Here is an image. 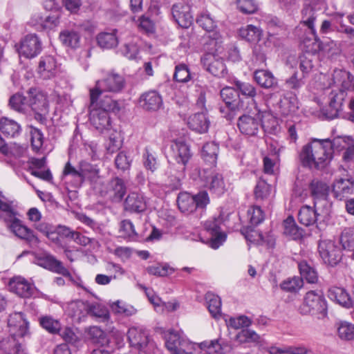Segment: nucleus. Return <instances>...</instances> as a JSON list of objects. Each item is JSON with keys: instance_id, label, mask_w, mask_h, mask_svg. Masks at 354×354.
<instances>
[{"instance_id": "15", "label": "nucleus", "mask_w": 354, "mask_h": 354, "mask_svg": "<svg viewBox=\"0 0 354 354\" xmlns=\"http://www.w3.org/2000/svg\"><path fill=\"white\" fill-rule=\"evenodd\" d=\"M29 322L23 313H14L9 315L8 326L11 335L22 338L28 333Z\"/></svg>"}, {"instance_id": "57", "label": "nucleus", "mask_w": 354, "mask_h": 354, "mask_svg": "<svg viewBox=\"0 0 354 354\" xmlns=\"http://www.w3.org/2000/svg\"><path fill=\"white\" fill-rule=\"evenodd\" d=\"M227 324L234 329L248 328L252 324V320L247 316L241 315L237 317H230L227 321Z\"/></svg>"}, {"instance_id": "12", "label": "nucleus", "mask_w": 354, "mask_h": 354, "mask_svg": "<svg viewBox=\"0 0 354 354\" xmlns=\"http://www.w3.org/2000/svg\"><path fill=\"white\" fill-rule=\"evenodd\" d=\"M203 68L215 77H223L227 74V68L223 59L214 53H206L201 57Z\"/></svg>"}, {"instance_id": "36", "label": "nucleus", "mask_w": 354, "mask_h": 354, "mask_svg": "<svg viewBox=\"0 0 354 354\" xmlns=\"http://www.w3.org/2000/svg\"><path fill=\"white\" fill-rule=\"evenodd\" d=\"M0 131L4 136L14 138L20 133L21 126L15 120L3 117L0 119Z\"/></svg>"}, {"instance_id": "34", "label": "nucleus", "mask_w": 354, "mask_h": 354, "mask_svg": "<svg viewBox=\"0 0 354 354\" xmlns=\"http://www.w3.org/2000/svg\"><path fill=\"white\" fill-rule=\"evenodd\" d=\"M206 185L212 193L220 196L226 190L225 183L221 174L212 173L206 178Z\"/></svg>"}, {"instance_id": "63", "label": "nucleus", "mask_w": 354, "mask_h": 354, "mask_svg": "<svg viewBox=\"0 0 354 354\" xmlns=\"http://www.w3.org/2000/svg\"><path fill=\"white\" fill-rule=\"evenodd\" d=\"M261 129L267 133L276 134L279 131V125L276 118L268 115L266 121H261Z\"/></svg>"}, {"instance_id": "54", "label": "nucleus", "mask_w": 354, "mask_h": 354, "mask_svg": "<svg viewBox=\"0 0 354 354\" xmlns=\"http://www.w3.org/2000/svg\"><path fill=\"white\" fill-rule=\"evenodd\" d=\"M120 234V236L124 239L134 240L137 237L134 225L129 220H124L121 222Z\"/></svg>"}, {"instance_id": "43", "label": "nucleus", "mask_w": 354, "mask_h": 354, "mask_svg": "<svg viewBox=\"0 0 354 354\" xmlns=\"http://www.w3.org/2000/svg\"><path fill=\"white\" fill-rule=\"evenodd\" d=\"M262 31L258 27L248 25L239 30V35L241 38L249 42H257L260 40Z\"/></svg>"}, {"instance_id": "45", "label": "nucleus", "mask_w": 354, "mask_h": 354, "mask_svg": "<svg viewBox=\"0 0 354 354\" xmlns=\"http://www.w3.org/2000/svg\"><path fill=\"white\" fill-rule=\"evenodd\" d=\"M82 181L87 178L94 180L99 178L100 169L96 165H92L85 160L80 162Z\"/></svg>"}, {"instance_id": "29", "label": "nucleus", "mask_w": 354, "mask_h": 354, "mask_svg": "<svg viewBox=\"0 0 354 354\" xmlns=\"http://www.w3.org/2000/svg\"><path fill=\"white\" fill-rule=\"evenodd\" d=\"M78 308L84 307L87 313L92 316L101 319L102 321H107L109 319V313L107 308L98 303H84L78 301L74 304Z\"/></svg>"}, {"instance_id": "64", "label": "nucleus", "mask_w": 354, "mask_h": 354, "mask_svg": "<svg viewBox=\"0 0 354 354\" xmlns=\"http://www.w3.org/2000/svg\"><path fill=\"white\" fill-rule=\"evenodd\" d=\"M112 311L117 314H122L130 316L135 313L136 310L132 307L127 306L124 303L117 301L111 305Z\"/></svg>"}, {"instance_id": "4", "label": "nucleus", "mask_w": 354, "mask_h": 354, "mask_svg": "<svg viewBox=\"0 0 354 354\" xmlns=\"http://www.w3.org/2000/svg\"><path fill=\"white\" fill-rule=\"evenodd\" d=\"M124 86L125 80L122 75L113 72L107 73L106 77L96 81L95 87L90 89L92 105H95V102L103 93H120Z\"/></svg>"}, {"instance_id": "6", "label": "nucleus", "mask_w": 354, "mask_h": 354, "mask_svg": "<svg viewBox=\"0 0 354 354\" xmlns=\"http://www.w3.org/2000/svg\"><path fill=\"white\" fill-rule=\"evenodd\" d=\"M28 109L34 113V118L41 124L46 122L49 113V101L46 93L37 88H30L28 92Z\"/></svg>"}, {"instance_id": "17", "label": "nucleus", "mask_w": 354, "mask_h": 354, "mask_svg": "<svg viewBox=\"0 0 354 354\" xmlns=\"http://www.w3.org/2000/svg\"><path fill=\"white\" fill-rule=\"evenodd\" d=\"M197 346L201 350L199 354H226L232 349L230 343L221 338L206 340Z\"/></svg>"}, {"instance_id": "30", "label": "nucleus", "mask_w": 354, "mask_h": 354, "mask_svg": "<svg viewBox=\"0 0 354 354\" xmlns=\"http://www.w3.org/2000/svg\"><path fill=\"white\" fill-rule=\"evenodd\" d=\"M328 297L343 307L348 308L352 306V299L348 292L343 288L337 286L330 288Z\"/></svg>"}, {"instance_id": "48", "label": "nucleus", "mask_w": 354, "mask_h": 354, "mask_svg": "<svg viewBox=\"0 0 354 354\" xmlns=\"http://www.w3.org/2000/svg\"><path fill=\"white\" fill-rule=\"evenodd\" d=\"M280 112L283 115H288L295 113L298 109L295 97H284L279 102Z\"/></svg>"}, {"instance_id": "40", "label": "nucleus", "mask_w": 354, "mask_h": 354, "mask_svg": "<svg viewBox=\"0 0 354 354\" xmlns=\"http://www.w3.org/2000/svg\"><path fill=\"white\" fill-rule=\"evenodd\" d=\"M205 300L212 316L215 319H218L221 315V298L212 292H207L205 295Z\"/></svg>"}, {"instance_id": "56", "label": "nucleus", "mask_w": 354, "mask_h": 354, "mask_svg": "<svg viewBox=\"0 0 354 354\" xmlns=\"http://www.w3.org/2000/svg\"><path fill=\"white\" fill-rule=\"evenodd\" d=\"M147 271L149 274L157 277H165L171 274L173 269L167 264H155L147 268Z\"/></svg>"}, {"instance_id": "2", "label": "nucleus", "mask_w": 354, "mask_h": 354, "mask_svg": "<svg viewBox=\"0 0 354 354\" xmlns=\"http://www.w3.org/2000/svg\"><path fill=\"white\" fill-rule=\"evenodd\" d=\"M330 144L326 140L313 138L304 145L299 154V159L304 167L310 169H322L330 158Z\"/></svg>"}, {"instance_id": "35", "label": "nucleus", "mask_w": 354, "mask_h": 354, "mask_svg": "<svg viewBox=\"0 0 354 354\" xmlns=\"http://www.w3.org/2000/svg\"><path fill=\"white\" fill-rule=\"evenodd\" d=\"M235 339L240 344H251L253 346H257L262 342L261 337L251 329H242L236 334Z\"/></svg>"}, {"instance_id": "58", "label": "nucleus", "mask_w": 354, "mask_h": 354, "mask_svg": "<svg viewBox=\"0 0 354 354\" xmlns=\"http://www.w3.org/2000/svg\"><path fill=\"white\" fill-rule=\"evenodd\" d=\"M236 89L245 96L254 98L257 95L255 87L249 82H241L236 80L234 82Z\"/></svg>"}, {"instance_id": "16", "label": "nucleus", "mask_w": 354, "mask_h": 354, "mask_svg": "<svg viewBox=\"0 0 354 354\" xmlns=\"http://www.w3.org/2000/svg\"><path fill=\"white\" fill-rule=\"evenodd\" d=\"M8 227L16 236L26 241L29 243H39V239L34 232L24 225L22 221L16 218V216H12L8 220Z\"/></svg>"}, {"instance_id": "52", "label": "nucleus", "mask_w": 354, "mask_h": 354, "mask_svg": "<svg viewBox=\"0 0 354 354\" xmlns=\"http://www.w3.org/2000/svg\"><path fill=\"white\" fill-rule=\"evenodd\" d=\"M284 234L290 236L293 239H297L301 236V231L296 225L292 217L287 218L283 222Z\"/></svg>"}, {"instance_id": "51", "label": "nucleus", "mask_w": 354, "mask_h": 354, "mask_svg": "<svg viewBox=\"0 0 354 354\" xmlns=\"http://www.w3.org/2000/svg\"><path fill=\"white\" fill-rule=\"evenodd\" d=\"M340 243L344 250L354 251V232L350 228L344 229L339 238Z\"/></svg>"}, {"instance_id": "7", "label": "nucleus", "mask_w": 354, "mask_h": 354, "mask_svg": "<svg viewBox=\"0 0 354 354\" xmlns=\"http://www.w3.org/2000/svg\"><path fill=\"white\" fill-rule=\"evenodd\" d=\"M209 203V198L205 191L200 192L196 195L182 192L178 194L177 198L179 209L187 214L193 213L196 209H204Z\"/></svg>"}, {"instance_id": "42", "label": "nucleus", "mask_w": 354, "mask_h": 354, "mask_svg": "<svg viewBox=\"0 0 354 354\" xmlns=\"http://www.w3.org/2000/svg\"><path fill=\"white\" fill-rule=\"evenodd\" d=\"M310 189L315 201L321 199L326 200L329 187L326 183L318 180H313L310 184Z\"/></svg>"}, {"instance_id": "62", "label": "nucleus", "mask_w": 354, "mask_h": 354, "mask_svg": "<svg viewBox=\"0 0 354 354\" xmlns=\"http://www.w3.org/2000/svg\"><path fill=\"white\" fill-rule=\"evenodd\" d=\"M174 78L179 82H187L190 80V73L185 64H179L176 66Z\"/></svg>"}, {"instance_id": "20", "label": "nucleus", "mask_w": 354, "mask_h": 354, "mask_svg": "<svg viewBox=\"0 0 354 354\" xmlns=\"http://www.w3.org/2000/svg\"><path fill=\"white\" fill-rule=\"evenodd\" d=\"M41 50V44L35 35H26L21 42L19 53L26 58L37 56Z\"/></svg>"}, {"instance_id": "31", "label": "nucleus", "mask_w": 354, "mask_h": 354, "mask_svg": "<svg viewBox=\"0 0 354 354\" xmlns=\"http://www.w3.org/2000/svg\"><path fill=\"white\" fill-rule=\"evenodd\" d=\"M188 125L192 130L203 133L207 131L209 121L206 113L202 111L190 116L188 120Z\"/></svg>"}, {"instance_id": "25", "label": "nucleus", "mask_w": 354, "mask_h": 354, "mask_svg": "<svg viewBox=\"0 0 354 354\" xmlns=\"http://www.w3.org/2000/svg\"><path fill=\"white\" fill-rule=\"evenodd\" d=\"M354 190V180L351 177L337 179L333 185L334 196L342 200L352 194Z\"/></svg>"}, {"instance_id": "22", "label": "nucleus", "mask_w": 354, "mask_h": 354, "mask_svg": "<svg viewBox=\"0 0 354 354\" xmlns=\"http://www.w3.org/2000/svg\"><path fill=\"white\" fill-rule=\"evenodd\" d=\"M171 150L174 159L183 166L182 170H185V165L192 156L189 147L184 140H176L171 145Z\"/></svg>"}, {"instance_id": "39", "label": "nucleus", "mask_w": 354, "mask_h": 354, "mask_svg": "<svg viewBox=\"0 0 354 354\" xmlns=\"http://www.w3.org/2000/svg\"><path fill=\"white\" fill-rule=\"evenodd\" d=\"M9 106L15 111L25 113L28 110V98L22 93H17L10 97Z\"/></svg>"}, {"instance_id": "26", "label": "nucleus", "mask_w": 354, "mask_h": 354, "mask_svg": "<svg viewBox=\"0 0 354 354\" xmlns=\"http://www.w3.org/2000/svg\"><path fill=\"white\" fill-rule=\"evenodd\" d=\"M18 337L10 335L0 339V349L4 354H26Z\"/></svg>"}, {"instance_id": "3", "label": "nucleus", "mask_w": 354, "mask_h": 354, "mask_svg": "<svg viewBox=\"0 0 354 354\" xmlns=\"http://www.w3.org/2000/svg\"><path fill=\"white\" fill-rule=\"evenodd\" d=\"M90 122L98 131H103L111 127V118L109 112L118 113L120 109V104L109 96H105L98 102L96 100L95 105L90 104Z\"/></svg>"}, {"instance_id": "10", "label": "nucleus", "mask_w": 354, "mask_h": 354, "mask_svg": "<svg viewBox=\"0 0 354 354\" xmlns=\"http://www.w3.org/2000/svg\"><path fill=\"white\" fill-rule=\"evenodd\" d=\"M318 251L324 263L331 266L337 265L342 259L340 249L330 240L319 241Z\"/></svg>"}, {"instance_id": "33", "label": "nucleus", "mask_w": 354, "mask_h": 354, "mask_svg": "<svg viewBox=\"0 0 354 354\" xmlns=\"http://www.w3.org/2000/svg\"><path fill=\"white\" fill-rule=\"evenodd\" d=\"M220 95L230 110L235 111L239 109V95L236 90L226 86L221 91Z\"/></svg>"}, {"instance_id": "60", "label": "nucleus", "mask_w": 354, "mask_h": 354, "mask_svg": "<svg viewBox=\"0 0 354 354\" xmlns=\"http://www.w3.org/2000/svg\"><path fill=\"white\" fill-rule=\"evenodd\" d=\"M88 336L95 344H103L106 342L104 332L97 326H92L88 329Z\"/></svg>"}, {"instance_id": "24", "label": "nucleus", "mask_w": 354, "mask_h": 354, "mask_svg": "<svg viewBox=\"0 0 354 354\" xmlns=\"http://www.w3.org/2000/svg\"><path fill=\"white\" fill-rule=\"evenodd\" d=\"M10 291L21 297H30L35 291L34 287L26 279L21 277H14L10 281Z\"/></svg>"}, {"instance_id": "59", "label": "nucleus", "mask_w": 354, "mask_h": 354, "mask_svg": "<svg viewBox=\"0 0 354 354\" xmlns=\"http://www.w3.org/2000/svg\"><path fill=\"white\" fill-rule=\"evenodd\" d=\"M248 217L252 225H257L264 219V214L259 206L254 205L248 210Z\"/></svg>"}, {"instance_id": "47", "label": "nucleus", "mask_w": 354, "mask_h": 354, "mask_svg": "<svg viewBox=\"0 0 354 354\" xmlns=\"http://www.w3.org/2000/svg\"><path fill=\"white\" fill-rule=\"evenodd\" d=\"M109 192L116 200H121L126 194V187L122 179L115 178L109 183Z\"/></svg>"}, {"instance_id": "49", "label": "nucleus", "mask_w": 354, "mask_h": 354, "mask_svg": "<svg viewBox=\"0 0 354 354\" xmlns=\"http://www.w3.org/2000/svg\"><path fill=\"white\" fill-rule=\"evenodd\" d=\"M196 23L207 32L213 31L216 27V22L208 12H203L196 18Z\"/></svg>"}, {"instance_id": "19", "label": "nucleus", "mask_w": 354, "mask_h": 354, "mask_svg": "<svg viewBox=\"0 0 354 354\" xmlns=\"http://www.w3.org/2000/svg\"><path fill=\"white\" fill-rule=\"evenodd\" d=\"M37 72L39 77L44 80L54 77L58 72L56 59L52 55L42 56L38 63Z\"/></svg>"}, {"instance_id": "14", "label": "nucleus", "mask_w": 354, "mask_h": 354, "mask_svg": "<svg viewBox=\"0 0 354 354\" xmlns=\"http://www.w3.org/2000/svg\"><path fill=\"white\" fill-rule=\"evenodd\" d=\"M223 218L219 215L205 221L204 224L205 229L212 235L211 245L213 248H218L226 239V235L221 231V225Z\"/></svg>"}, {"instance_id": "37", "label": "nucleus", "mask_w": 354, "mask_h": 354, "mask_svg": "<svg viewBox=\"0 0 354 354\" xmlns=\"http://www.w3.org/2000/svg\"><path fill=\"white\" fill-rule=\"evenodd\" d=\"M118 30L114 29L111 32H103L97 36V44L102 48L110 49L117 46L118 44Z\"/></svg>"}, {"instance_id": "9", "label": "nucleus", "mask_w": 354, "mask_h": 354, "mask_svg": "<svg viewBox=\"0 0 354 354\" xmlns=\"http://www.w3.org/2000/svg\"><path fill=\"white\" fill-rule=\"evenodd\" d=\"M34 263L39 266L64 277L71 278V273L68 269L63 266L62 262L57 260L53 255L44 252L41 254L34 253Z\"/></svg>"}, {"instance_id": "21", "label": "nucleus", "mask_w": 354, "mask_h": 354, "mask_svg": "<svg viewBox=\"0 0 354 354\" xmlns=\"http://www.w3.org/2000/svg\"><path fill=\"white\" fill-rule=\"evenodd\" d=\"M128 339L130 346L140 352V354L145 353V349L149 344L147 333L142 329L132 327L127 333Z\"/></svg>"}, {"instance_id": "27", "label": "nucleus", "mask_w": 354, "mask_h": 354, "mask_svg": "<svg viewBox=\"0 0 354 354\" xmlns=\"http://www.w3.org/2000/svg\"><path fill=\"white\" fill-rule=\"evenodd\" d=\"M141 106L148 111H156L162 104L161 95L156 91H149L140 97Z\"/></svg>"}, {"instance_id": "61", "label": "nucleus", "mask_w": 354, "mask_h": 354, "mask_svg": "<svg viewBox=\"0 0 354 354\" xmlns=\"http://www.w3.org/2000/svg\"><path fill=\"white\" fill-rule=\"evenodd\" d=\"M81 169L79 166V169H75L70 162H67L64 166L62 176L66 177L71 176L74 178L77 183L80 184L82 183Z\"/></svg>"}, {"instance_id": "53", "label": "nucleus", "mask_w": 354, "mask_h": 354, "mask_svg": "<svg viewBox=\"0 0 354 354\" xmlns=\"http://www.w3.org/2000/svg\"><path fill=\"white\" fill-rule=\"evenodd\" d=\"M39 324L50 333H57L60 330L61 324L60 323L49 316H44L39 319Z\"/></svg>"}, {"instance_id": "50", "label": "nucleus", "mask_w": 354, "mask_h": 354, "mask_svg": "<svg viewBox=\"0 0 354 354\" xmlns=\"http://www.w3.org/2000/svg\"><path fill=\"white\" fill-rule=\"evenodd\" d=\"M337 333L340 339L351 340L354 339V326L347 322H342L338 324Z\"/></svg>"}, {"instance_id": "8", "label": "nucleus", "mask_w": 354, "mask_h": 354, "mask_svg": "<svg viewBox=\"0 0 354 354\" xmlns=\"http://www.w3.org/2000/svg\"><path fill=\"white\" fill-rule=\"evenodd\" d=\"M329 204L327 200L321 199L314 202V207L304 205L298 213V220L301 224L309 226L315 223L321 215L328 214Z\"/></svg>"}, {"instance_id": "46", "label": "nucleus", "mask_w": 354, "mask_h": 354, "mask_svg": "<svg viewBox=\"0 0 354 354\" xmlns=\"http://www.w3.org/2000/svg\"><path fill=\"white\" fill-rule=\"evenodd\" d=\"M271 192V186L263 180H259L254 188V194L257 201L268 199Z\"/></svg>"}, {"instance_id": "23", "label": "nucleus", "mask_w": 354, "mask_h": 354, "mask_svg": "<svg viewBox=\"0 0 354 354\" xmlns=\"http://www.w3.org/2000/svg\"><path fill=\"white\" fill-rule=\"evenodd\" d=\"M147 207V199L142 193L131 192L125 200L124 208L131 212H142L146 210Z\"/></svg>"}, {"instance_id": "5", "label": "nucleus", "mask_w": 354, "mask_h": 354, "mask_svg": "<svg viewBox=\"0 0 354 354\" xmlns=\"http://www.w3.org/2000/svg\"><path fill=\"white\" fill-rule=\"evenodd\" d=\"M300 312L303 315H312L318 319L327 315V302L321 290H309L304 297Z\"/></svg>"}, {"instance_id": "38", "label": "nucleus", "mask_w": 354, "mask_h": 354, "mask_svg": "<svg viewBox=\"0 0 354 354\" xmlns=\"http://www.w3.org/2000/svg\"><path fill=\"white\" fill-rule=\"evenodd\" d=\"M59 39L66 46L77 48L80 45V35L75 30L66 29L59 33Z\"/></svg>"}, {"instance_id": "44", "label": "nucleus", "mask_w": 354, "mask_h": 354, "mask_svg": "<svg viewBox=\"0 0 354 354\" xmlns=\"http://www.w3.org/2000/svg\"><path fill=\"white\" fill-rule=\"evenodd\" d=\"M298 266L301 276L306 279L308 283H315L318 281L317 271L306 261H301Z\"/></svg>"}, {"instance_id": "55", "label": "nucleus", "mask_w": 354, "mask_h": 354, "mask_svg": "<svg viewBox=\"0 0 354 354\" xmlns=\"http://www.w3.org/2000/svg\"><path fill=\"white\" fill-rule=\"evenodd\" d=\"M303 286V281L299 277H292L283 281L281 285V288L286 292H295Z\"/></svg>"}, {"instance_id": "32", "label": "nucleus", "mask_w": 354, "mask_h": 354, "mask_svg": "<svg viewBox=\"0 0 354 354\" xmlns=\"http://www.w3.org/2000/svg\"><path fill=\"white\" fill-rule=\"evenodd\" d=\"M254 79L261 87L264 88H272L277 85V80L268 70H256L254 72Z\"/></svg>"}, {"instance_id": "18", "label": "nucleus", "mask_w": 354, "mask_h": 354, "mask_svg": "<svg viewBox=\"0 0 354 354\" xmlns=\"http://www.w3.org/2000/svg\"><path fill=\"white\" fill-rule=\"evenodd\" d=\"M171 14L175 21L182 28H187L193 23L190 6L183 2L175 3L172 6Z\"/></svg>"}, {"instance_id": "1", "label": "nucleus", "mask_w": 354, "mask_h": 354, "mask_svg": "<svg viewBox=\"0 0 354 354\" xmlns=\"http://www.w3.org/2000/svg\"><path fill=\"white\" fill-rule=\"evenodd\" d=\"M333 87L328 92V106L322 112L326 119L333 120L339 116L342 111L346 91H354V77L345 70H335L333 74Z\"/></svg>"}, {"instance_id": "13", "label": "nucleus", "mask_w": 354, "mask_h": 354, "mask_svg": "<svg viewBox=\"0 0 354 354\" xmlns=\"http://www.w3.org/2000/svg\"><path fill=\"white\" fill-rule=\"evenodd\" d=\"M314 40L313 47L308 50L313 53L321 51L324 55L332 59L340 55L342 52L341 44L336 41L330 39L321 41L317 36L314 38Z\"/></svg>"}, {"instance_id": "11", "label": "nucleus", "mask_w": 354, "mask_h": 354, "mask_svg": "<svg viewBox=\"0 0 354 354\" xmlns=\"http://www.w3.org/2000/svg\"><path fill=\"white\" fill-rule=\"evenodd\" d=\"M237 126L242 134L256 136L261 129V116L259 111L254 115L244 114L238 119Z\"/></svg>"}, {"instance_id": "28", "label": "nucleus", "mask_w": 354, "mask_h": 354, "mask_svg": "<svg viewBox=\"0 0 354 354\" xmlns=\"http://www.w3.org/2000/svg\"><path fill=\"white\" fill-rule=\"evenodd\" d=\"M313 5L306 4L301 11V24L306 26L313 35V38L317 36L315 22L317 17L316 9Z\"/></svg>"}, {"instance_id": "41", "label": "nucleus", "mask_w": 354, "mask_h": 354, "mask_svg": "<svg viewBox=\"0 0 354 354\" xmlns=\"http://www.w3.org/2000/svg\"><path fill=\"white\" fill-rule=\"evenodd\" d=\"M218 151V145L216 143L214 142H207L203 147L201 155L205 161L212 165H215L217 161Z\"/></svg>"}]
</instances>
